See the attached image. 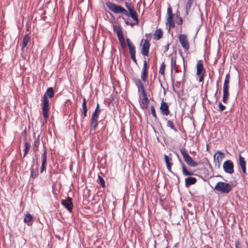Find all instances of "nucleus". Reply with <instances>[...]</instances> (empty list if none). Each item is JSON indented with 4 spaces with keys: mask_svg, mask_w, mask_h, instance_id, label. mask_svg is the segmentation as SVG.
<instances>
[{
    "mask_svg": "<svg viewBox=\"0 0 248 248\" xmlns=\"http://www.w3.org/2000/svg\"><path fill=\"white\" fill-rule=\"evenodd\" d=\"M106 6L112 12L115 14H123L126 16H130L131 18L136 22V25L139 23L137 11L135 9L134 6L132 3L126 2L125 6L128 11L120 5L116 4L110 1L106 3Z\"/></svg>",
    "mask_w": 248,
    "mask_h": 248,
    "instance_id": "f257e3e1",
    "label": "nucleus"
},
{
    "mask_svg": "<svg viewBox=\"0 0 248 248\" xmlns=\"http://www.w3.org/2000/svg\"><path fill=\"white\" fill-rule=\"evenodd\" d=\"M233 186L229 183L218 182L215 186V189L222 194H228L232 189Z\"/></svg>",
    "mask_w": 248,
    "mask_h": 248,
    "instance_id": "f03ea898",
    "label": "nucleus"
},
{
    "mask_svg": "<svg viewBox=\"0 0 248 248\" xmlns=\"http://www.w3.org/2000/svg\"><path fill=\"white\" fill-rule=\"evenodd\" d=\"M180 153L183 157L184 161L187 165L192 167H195L198 166V162L195 161L192 158V157L188 155L187 151L185 148H183L180 149Z\"/></svg>",
    "mask_w": 248,
    "mask_h": 248,
    "instance_id": "7ed1b4c3",
    "label": "nucleus"
},
{
    "mask_svg": "<svg viewBox=\"0 0 248 248\" xmlns=\"http://www.w3.org/2000/svg\"><path fill=\"white\" fill-rule=\"evenodd\" d=\"M167 16L166 19V24L170 29L174 28L175 27V22L173 20L174 14L172 12V9L170 5H169L167 8Z\"/></svg>",
    "mask_w": 248,
    "mask_h": 248,
    "instance_id": "20e7f679",
    "label": "nucleus"
},
{
    "mask_svg": "<svg viewBox=\"0 0 248 248\" xmlns=\"http://www.w3.org/2000/svg\"><path fill=\"white\" fill-rule=\"evenodd\" d=\"M179 41L185 51H187L190 48L187 36L186 34H181L178 36Z\"/></svg>",
    "mask_w": 248,
    "mask_h": 248,
    "instance_id": "39448f33",
    "label": "nucleus"
},
{
    "mask_svg": "<svg viewBox=\"0 0 248 248\" xmlns=\"http://www.w3.org/2000/svg\"><path fill=\"white\" fill-rule=\"evenodd\" d=\"M141 47L140 49V53L143 56L148 57L149 54L150 48V40L147 39L144 40H142L141 42Z\"/></svg>",
    "mask_w": 248,
    "mask_h": 248,
    "instance_id": "423d86ee",
    "label": "nucleus"
},
{
    "mask_svg": "<svg viewBox=\"0 0 248 248\" xmlns=\"http://www.w3.org/2000/svg\"><path fill=\"white\" fill-rule=\"evenodd\" d=\"M49 101L47 99V97L46 96V95H43V108H42V111H43V115L44 116V118L46 120H47L49 114H48V111H49Z\"/></svg>",
    "mask_w": 248,
    "mask_h": 248,
    "instance_id": "0eeeda50",
    "label": "nucleus"
},
{
    "mask_svg": "<svg viewBox=\"0 0 248 248\" xmlns=\"http://www.w3.org/2000/svg\"><path fill=\"white\" fill-rule=\"evenodd\" d=\"M126 42L127 44L129 50V53L130 54V57L132 60V61L134 62V63L137 64V61L136 58V48L135 46L132 44V43L130 41V40L128 38H127Z\"/></svg>",
    "mask_w": 248,
    "mask_h": 248,
    "instance_id": "6e6552de",
    "label": "nucleus"
},
{
    "mask_svg": "<svg viewBox=\"0 0 248 248\" xmlns=\"http://www.w3.org/2000/svg\"><path fill=\"white\" fill-rule=\"evenodd\" d=\"M224 157V154L220 151H217L214 155V163L215 166L219 168L220 164L223 158Z\"/></svg>",
    "mask_w": 248,
    "mask_h": 248,
    "instance_id": "1a4fd4ad",
    "label": "nucleus"
},
{
    "mask_svg": "<svg viewBox=\"0 0 248 248\" xmlns=\"http://www.w3.org/2000/svg\"><path fill=\"white\" fill-rule=\"evenodd\" d=\"M234 165L232 162L230 160L225 161L223 165L224 170L226 173L232 174L234 172Z\"/></svg>",
    "mask_w": 248,
    "mask_h": 248,
    "instance_id": "9d476101",
    "label": "nucleus"
},
{
    "mask_svg": "<svg viewBox=\"0 0 248 248\" xmlns=\"http://www.w3.org/2000/svg\"><path fill=\"white\" fill-rule=\"evenodd\" d=\"M148 68L147 66V61L145 59H144L143 65L141 73V79L143 82H147L148 80Z\"/></svg>",
    "mask_w": 248,
    "mask_h": 248,
    "instance_id": "9b49d317",
    "label": "nucleus"
},
{
    "mask_svg": "<svg viewBox=\"0 0 248 248\" xmlns=\"http://www.w3.org/2000/svg\"><path fill=\"white\" fill-rule=\"evenodd\" d=\"M61 203L67 209L68 211L70 212L72 211L73 207V204L71 198L68 197L65 200H62Z\"/></svg>",
    "mask_w": 248,
    "mask_h": 248,
    "instance_id": "f8f14e48",
    "label": "nucleus"
},
{
    "mask_svg": "<svg viewBox=\"0 0 248 248\" xmlns=\"http://www.w3.org/2000/svg\"><path fill=\"white\" fill-rule=\"evenodd\" d=\"M174 117L175 119L172 120H168L167 118H166V120L167 121L166 125L167 127L173 130L175 133H177L178 132V130L175 126V124L177 123V119L175 115Z\"/></svg>",
    "mask_w": 248,
    "mask_h": 248,
    "instance_id": "ddd939ff",
    "label": "nucleus"
},
{
    "mask_svg": "<svg viewBox=\"0 0 248 248\" xmlns=\"http://www.w3.org/2000/svg\"><path fill=\"white\" fill-rule=\"evenodd\" d=\"M172 155L171 153L169 154V155H164L165 162L166 164V167L168 169V170L171 172V166L173 165V163L172 162Z\"/></svg>",
    "mask_w": 248,
    "mask_h": 248,
    "instance_id": "4468645a",
    "label": "nucleus"
},
{
    "mask_svg": "<svg viewBox=\"0 0 248 248\" xmlns=\"http://www.w3.org/2000/svg\"><path fill=\"white\" fill-rule=\"evenodd\" d=\"M160 109L161 110V113L163 115L167 116L170 113L168 103L164 102V101H162L161 103Z\"/></svg>",
    "mask_w": 248,
    "mask_h": 248,
    "instance_id": "2eb2a0df",
    "label": "nucleus"
},
{
    "mask_svg": "<svg viewBox=\"0 0 248 248\" xmlns=\"http://www.w3.org/2000/svg\"><path fill=\"white\" fill-rule=\"evenodd\" d=\"M38 162H36V165L35 166H34V165H32L31 169V175L30 177L31 178H32L34 179L35 178H37V176L39 175V171H38Z\"/></svg>",
    "mask_w": 248,
    "mask_h": 248,
    "instance_id": "dca6fc26",
    "label": "nucleus"
},
{
    "mask_svg": "<svg viewBox=\"0 0 248 248\" xmlns=\"http://www.w3.org/2000/svg\"><path fill=\"white\" fill-rule=\"evenodd\" d=\"M139 102L140 107L143 110L148 108L150 103L148 98H141V95L139 96Z\"/></svg>",
    "mask_w": 248,
    "mask_h": 248,
    "instance_id": "f3484780",
    "label": "nucleus"
},
{
    "mask_svg": "<svg viewBox=\"0 0 248 248\" xmlns=\"http://www.w3.org/2000/svg\"><path fill=\"white\" fill-rule=\"evenodd\" d=\"M197 71L196 75H200L202 74H204L205 72V70L204 68L203 62L202 60H199L196 66Z\"/></svg>",
    "mask_w": 248,
    "mask_h": 248,
    "instance_id": "a211bd4d",
    "label": "nucleus"
},
{
    "mask_svg": "<svg viewBox=\"0 0 248 248\" xmlns=\"http://www.w3.org/2000/svg\"><path fill=\"white\" fill-rule=\"evenodd\" d=\"M176 58L177 57L176 56H171L170 59V67L171 75L173 70H174L175 73L178 72V65L176 64Z\"/></svg>",
    "mask_w": 248,
    "mask_h": 248,
    "instance_id": "6ab92c4d",
    "label": "nucleus"
},
{
    "mask_svg": "<svg viewBox=\"0 0 248 248\" xmlns=\"http://www.w3.org/2000/svg\"><path fill=\"white\" fill-rule=\"evenodd\" d=\"M113 31L117 33L119 40L121 41V38H124V35L121 27L119 25H114Z\"/></svg>",
    "mask_w": 248,
    "mask_h": 248,
    "instance_id": "aec40b11",
    "label": "nucleus"
},
{
    "mask_svg": "<svg viewBox=\"0 0 248 248\" xmlns=\"http://www.w3.org/2000/svg\"><path fill=\"white\" fill-rule=\"evenodd\" d=\"M98 119L97 117H92L91 119L90 131H95L98 125Z\"/></svg>",
    "mask_w": 248,
    "mask_h": 248,
    "instance_id": "412c9836",
    "label": "nucleus"
},
{
    "mask_svg": "<svg viewBox=\"0 0 248 248\" xmlns=\"http://www.w3.org/2000/svg\"><path fill=\"white\" fill-rule=\"evenodd\" d=\"M31 40V37L29 34H26L23 39L22 43V47L21 51H24V48L27 46L28 43L30 42Z\"/></svg>",
    "mask_w": 248,
    "mask_h": 248,
    "instance_id": "4be33fe9",
    "label": "nucleus"
},
{
    "mask_svg": "<svg viewBox=\"0 0 248 248\" xmlns=\"http://www.w3.org/2000/svg\"><path fill=\"white\" fill-rule=\"evenodd\" d=\"M239 163L241 168L242 170V171L244 174H246V162L244 158L241 156V155H239Z\"/></svg>",
    "mask_w": 248,
    "mask_h": 248,
    "instance_id": "5701e85b",
    "label": "nucleus"
},
{
    "mask_svg": "<svg viewBox=\"0 0 248 248\" xmlns=\"http://www.w3.org/2000/svg\"><path fill=\"white\" fill-rule=\"evenodd\" d=\"M197 181V180L195 177H188L185 179V186L188 187L191 185L195 184Z\"/></svg>",
    "mask_w": 248,
    "mask_h": 248,
    "instance_id": "b1692460",
    "label": "nucleus"
},
{
    "mask_svg": "<svg viewBox=\"0 0 248 248\" xmlns=\"http://www.w3.org/2000/svg\"><path fill=\"white\" fill-rule=\"evenodd\" d=\"M43 153L41 155V164H47V151L44 143H43Z\"/></svg>",
    "mask_w": 248,
    "mask_h": 248,
    "instance_id": "393cba45",
    "label": "nucleus"
},
{
    "mask_svg": "<svg viewBox=\"0 0 248 248\" xmlns=\"http://www.w3.org/2000/svg\"><path fill=\"white\" fill-rule=\"evenodd\" d=\"M40 144V135H39L35 140L33 143V151L37 154L38 151V148Z\"/></svg>",
    "mask_w": 248,
    "mask_h": 248,
    "instance_id": "a878e982",
    "label": "nucleus"
},
{
    "mask_svg": "<svg viewBox=\"0 0 248 248\" xmlns=\"http://www.w3.org/2000/svg\"><path fill=\"white\" fill-rule=\"evenodd\" d=\"M180 163L182 166V172L185 176H191L193 175V173L191 171H188L186 170V167L184 162L180 161Z\"/></svg>",
    "mask_w": 248,
    "mask_h": 248,
    "instance_id": "bb28decb",
    "label": "nucleus"
},
{
    "mask_svg": "<svg viewBox=\"0 0 248 248\" xmlns=\"http://www.w3.org/2000/svg\"><path fill=\"white\" fill-rule=\"evenodd\" d=\"M163 32L161 29H156L154 34V39L158 40L163 37Z\"/></svg>",
    "mask_w": 248,
    "mask_h": 248,
    "instance_id": "cd10ccee",
    "label": "nucleus"
},
{
    "mask_svg": "<svg viewBox=\"0 0 248 248\" xmlns=\"http://www.w3.org/2000/svg\"><path fill=\"white\" fill-rule=\"evenodd\" d=\"M230 93L229 89H223V97L222 101L224 103L226 104L228 102V100L229 97Z\"/></svg>",
    "mask_w": 248,
    "mask_h": 248,
    "instance_id": "c85d7f7f",
    "label": "nucleus"
},
{
    "mask_svg": "<svg viewBox=\"0 0 248 248\" xmlns=\"http://www.w3.org/2000/svg\"><path fill=\"white\" fill-rule=\"evenodd\" d=\"M230 75L229 73H228L225 77L224 84H223V89H229V84L230 83Z\"/></svg>",
    "mask_w": 248,
    "mask_h": 248,
    "instance_id": "c756f323",
    "label": "nucleus"
},
{
    "mask_svg": "<svg viewBox=\"0 0 248 248\" xmlns=\"http://www.w3.org/2000/svg\"><path fill=\"white\" fill-rule=\"evenodd\" d=\"M24 154L23 157H25L31 148V144L28 142H25L24 143Z\"/></svg>",
    "mask_w": 248,
    "mask_h": 248,
    "instance_id": "7c9ffc66",
    "label": "nucleus"
},
{
    "mask_svg": "<svg viewBox=\"0 0 248 248\" xmlns=\"http://www.w3.org/2000/svg\"><path fill=\"white\" fill-rule=\"evenodd\" d=\"M44 95H46V97L48 96L50 98H52L54 95V92L53 88L49 87L47 88L46 92L44 93Z\"/></svg>",
    "mask_w": 248,
    "mask_h": 248,
    "instance_id": "2f4dec72",
    "label": "nucleus"
},
{
    "mask_svg": "<svg viewBox=\"0 0 248 248\" xmlns=\"http://www.w3.org/2000/svg\"><path fill=\"white\" fill-rule=\"evenodd\" d=\"M101 109L99 108V104H97L96 108L92 114V117L99 118V116L101 113Z\"/></svg>",
    "mask_w": 248,
    "mask_h": 248,
    "instance_id": "473e14b6",
    "label": "nucleus"
},
{
    "mask_svg": "<svg viewBox=\"0 0 248 248\" xmlns=\"http://www.w3.org/2000/svg\"><path fill=\"white\" fill-rule=\"evenodd\" d=\"M32 217L30 214H27L24 218V221L28 225H30V222L32 220Z\"/></svg>",
    "mask_w": 248,
    "mask_h": 248,
    "instance_id": "72a5a7b5",
    "label": "nucleus"
},
{
    "mask_svg": "<svg viewBox=\"0 0 248 248\" xmlns=\"http://www.w3.org/2000/svg\"><path fill=\"white\" fill-rule=\"evenodd\" d=\"M166 64L163 62L159 68V73L161 74L163 77H165V71Z\"/></svg>",
    "mask_w": 248,
    "mask_h": 248,
    "instance_id": "f704fd0d",
    "label": "nucleus"
},
{
    "mask_svg": "<svg viewBox=\"0 0 248 248\" xmlns=\"http://www.w3.org/2000/svg\"><path fill=\"white\" fill-rule=\"evenodd\" d=\"M193 0H188L186 4V15L188 14L189 11L190 10Z\"/></svg>",
    "mask_w": 248,
    "mask_h": 248,
    "instance_id": "c9c22d12",
    "label": "nucleus"
},
{
    "mask_svg": "<svg viewBox=\"0 0 248 248\" xmlns=\"http://www.w3.org/2000/svg\"><path fill=\"white\" fill-rule=\"evenodd\" d=\"M183 60V65H184V74L183 76V82H185V76H186V64L185 63V61L184 59V57H182Z\"/></svg>",
    "mask_w": 248,
    "mask_h": 248,
    "instance_id": "e433bc0d",
    "label": "nucleus"
},
{
    "mask_svg": "<svg viewBox=\"0 0 248 248\" xmlns=\"http://www.w3.org/2000/svg\"><path fill=\"white\" fill-rule=\"evenodd\" d=\"M151 111L152 115L154 117V118H155V120H157L158 118H157V115L156 114L155 110V108L154 106H152L151 107Z\"/></svg>",
    "mask_w": 248,
    "mask_h": 248,
    "instance_id": "4c0bfd02",
    "label": "nucleus"
},
{
    "mask_svg": "<svg viewBox=\"0 0 248 248\" xmlns=\"http://www.w3.org/2000/svg\"><path fill=\"white\" fill-rule=\"evenodd\" d=\"M98 179H99V182H100L101 186L103 187H105V181H104V179L102 177H101L100 175H98Z\"/></svg>",
    "mask_w": 248,
    "mask_h": 248,
    "instance_id": "58836bf2",
    "label": "nucleus"
},
{
    "mask_svg": "<svg viewBox=\"0 0 248 248\" xmlns=\"http://www.w3.org/2000/svg\"><path fill=\"white\" fill-rule=\"evenodd\" d=\"M138 89V93H140L141 92H143V91H145V89L144 88V85L142 84L139 86V87H137Z\"/></svg>",
    "mask_w": 248,
    "mask_h": 248,
    "instance_id": "ea45409f",
    "label": "nucleus"
},
{
    "mask_svg": "<svg viewBox=\"0 0 248 248\" xmlns=\"http://www.w3.org/2000/svg\"><path fill=\"white\" fill-rule=\"evenodd\" d=\"M134 82L137 87H139V86H140L141 84H142V82L141 81V80L139 78H135L134 80Z\"/></svg>",
    "mask_w": 248,
    "mask_h": 248,
    "instance_id": "a19ab883",
    "label": "nucleus"
},
{
    "mask_svg": "<svg viewBox=\"0 0 248 248\" xmlns=\"http://www.w3.org/2000/svg\"><path fill=\"white\" fill-rule=\"evenodd\" d=\"M218 107L220 111H223L226 109V107L223 105L220 102H219Z\"/></svg>",
    "mask_w": 248,
    "mask_h": 248,
    "instance_id": "79ce46f5",
    "label": "nucleus"
},
{
    "mask_svg": "<svg viewBox=\"0 0 248 248\" xmlns=\"http://www.w3.org/2000/svg\"><path fill=\"white\" fill-rule=\"evenodd\" d=\"M47 164H41V166L40 168V173L43 172L46 168Z\"/></svg>",
    "mask_w": 248,
    "mask_h": 248,
    "instance_id": "37998d69",
    "label": "nucleus"
},
{
    "mask_svg": "<svg viewBox=\"0 0 248 248\" xmlns=\"http://www.w3.org/2000/svg\"><path fill=\"white\" fill-rule=\"evenodd\" d=\"M139 94L140 96L141 94V98H148L146 90L143 91V92H141Z\"/></svg>",
    "mask_w": 248,
    "mask_h": 248,
    "instance_id": "c03bdc74",
    "label": "nucleus"
},
{
    "mask_svg": "<svg viewBox=\"0 0 248 248\" xmlns=\"http://www.w3.org/2000/svg\"><path fill=\"white\" fill-rule=\"evenodd\" d=\"M170 43H168L166 46H164V53H166V52H167L169 49V46H170Z\"/></svg>",
    "mask_w": 248,
    "mask_h": 248,
    "instance_id": "a18cd8bd",
    "label": "nucleus"
},
{
    "mask_svg": "<svg viewBox=\"0 0 248 248\" xmlns=\"http://www.w3.org/2000/svg\"><path fill=\"white\" fill-rule=\"evenodd\" d=\"M197 76L199 77V81L202 82L203 81L204 74H202Z\"/></svg>",
    "mask_w": 248,
    "mask_h": 248,
    "instance_id": "49530a36",
    "label": "nucleus"
},
{
    "mask_svg": "<svg viewBox=\"0 0 248 248\" xmlns=\"http://www.w3.org/2000/svg\"><path fill=\"white\" fill-rule=\"evenodd\" d=\"M176 23L178 25L181 26L183 24V19L182 17H180L178 19V20L176 21Z\"/></svg>",
    "mask_w": 248,
    "mask_h": 248,
    "instance_id": "de8ad7c7",
    "label": "nucleus"
},
{
    "mask_svg": "<svg viewBox=\"0 0 248 248\" xmlns=\"http://www.w3.org/2000/svg\"><path fill=\"white\" fill-rule=\"evenodd\" d=\"M125 23L127 25H130L131 27H133L135 25H136V23H130L128 21H125Z\"/></svg>",
    "mask_w": 248,
    "mask_h": 248,
    "instance_id": "09e8293b",
    "label": "nucleus"
},
{
    "mask_svg": "<svg viewBox=\"0 0 248 248\" xmlns=\"http://www.w3.org/2000/svg\"><path fill=\"white\" fill-rule=\"evenodd\" d=\"M240 245V242L238 240H237L235 242V248H239V245Z\"/></svg>",
    "mask_w": 248,
    "mask_h": 248,
    "instance_id": "8fccbe9b",
    "label": "nucleus"
},
{
    "mask_svg": "<svg viewBox=\"0 0 248 248\" xmlns=\"http://www.w3.org/2000/svg\"><path fill=\"white\" fill-rule=\"evenodd\" d=\"M82 110H88L87 105L86 104H82Z\"/></svg>",
    "mask_w": 248,
    "mask_h": 248,
    "instance_id": "3c124183",
    "label": "nucleus"
},
{
    "mask_svg": "<svg viewBox=\"0 0 248 248\" xmlns=\"http://www.w3.org/2000/svg\"><path fill=\"white\" fill-rule=\"evenodd\" d=\"M176 16L177 19L179 18L180 17H181L180 16V13L178 10L176 12Z\"/></svg>",
    "mask_w": 248,
    "mask_h": 248,
    "instance_id": "603ef678",
    "label": "nucleus"
},
{
    "mask_svg": "<svg viewBox=\"0 0 248 248\" xmlns=\"http://www.w3.org/2000/svg\"><path fill=\"white\" fill-rule=\"evenodd\" d=\"M171 80H172V85H173V86H172L173 90V91H174V92H175L177 93V90L175 89V87H174V79H173L172 78H171Z\"/></svg>",
    "mask_w": 248,
    "mask_h": 248,
    "instance_id": "864d4df0",
    "label": "nucleus"
},
{
    "mask_svg": "<svg viewBox=\"0 0 248 248\" xmlns=\"http://www.w3.org/2000/svg\"><path fill=\"white\" fill-rule=\"evenodd\" d=\"M82 113L84 115V117H86L87 116V110H82Z\"/></svg>",
    "mask_w": 248,
    "mask_h": 248,
    "instance_id": "5fc2aeb1",
    "label": "nucleus"
},
{
    "mask_svg": "<svg viewBox=\"0 0 248 248\" xmlns=\"http://www.w3.org/2000/svg\"><path fill=\"white\" fill-rule=\"evenodd\" d=\"M82 104H86V99L85 97L83 98V102Z\"/></svg>",
    "mask_w": 248,
    "mask_h": 248,
    "instance_id": "6e6d98bb",
    "label": "nucleus"
},
{
    "mask_svg": "<svg viewBox=\"0 0 248 248\" xmlns=\"http://www.w3.org/2000/svg\"><path fill=\"white\" fill-rule=\"evenodd\" d=\"M209 149V146L208 144H207V145H206L207 151H208Z\"/></svg>",
    "mask_w": 248,
    "mask_h": 248,
    "instance_id": "4d7b16f0",
    "label": "nucleus"
},
{
    "mask_svg": "<svg viewBox=\"0 0 248 248\" xmlns=\"http://www.w3.org/2000/svg\"><path fill=\"white\" fill-rule=\"evenodd\" d=\"M217 91L216 93H215V96L216 97L217 96Z\"/></svg>",
    "mask_w": 248,
    "mask_h": 248,
    "instance_id": "13d9d810",
    "label": "nucleus"
},
{
    "mask_svg": "<svg viewBox=\"0 0 248 248\" xmlns=\"http://www.w3.org/2000/svg\"><path fill=\"white\" fill-rule=\"evenodd\" d=\"M209 166H210V167L211 168H212V165H211V164H210V163H209Z\"/></svg>",
    "mask_w": 248,
    "mask_h": 248,
    "instance_id": "bf43d9fd",
    "label": "nucleus"
}]
</instances>
